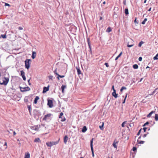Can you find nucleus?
<instances>
[{
	"instance_id": "3c124183",
	"label": "nucleus",
	"mask_w": 158,
	"mask_h": 158,
	"mask_svg": "<svg viewBox=\"0 0 158 158\" xmlns=\"http://www.w3.org/2000/svg\"><path fill=\"white\" fill-rule=\"evenodd\" d=\"M148 124H149V122H147L146 123H145L144 125H143V126H145L146 125H148Z\"/></svg>"
},
{
	"instance_id": "ddd939ff",
	"label": "nucleus",
	"mask_w": 158,
	"mask_h": 158,
	"mask_svg": "<svg viewBox=\"0 0 158 158\" xmlns=\"http://www.w3.org/2000/svg\"><path fill=\"white\" fill-rule=\"evenodd\" d=\"M36 56V52H32V55L31 56V57L32 59H34Z\"/></svg>"
},
{
	"instance_id": "6e6d98bb",
	"label": "nucleus",
	"mask_w": 158,
	"mask_h": 158,
	"mask_svg": "<svg viewBox=\"0 0 158 158\" xmlns=\"http://www.w3.org/2000/svg\"><path fill=\"white\" fill-rule=\"evenodd\" d=\"M142 57H139V61H142Z\"/></svg>"
},
{
	"instance_id": "0eeeda50",
	"label": "nucleus",
	"mask_w": 158,
	"mask_h": 158,
	"mask_svg": "<svg viewBox=\"0 0 158 158\" xmlns=\"http://www.w3.org/2000/svg\"><path fill=\"white\" fill-rule=\"evenodd\" d=\"M30 88L28 87V86L24 88L20 87V91L22 92L28 91L30 90Z\"/></svg>"
},
{
	"instance_id": "f257e3e1",
	"label": "nucleus",
	"mask_w": 158,
	"mask_h": 158,
	"mask_svg": "<svg viewBox=\"0 0 158 158\" xmlns=\"http://www.w3.org/2000/svg\"><path fill=\"white\" fill-rule=\"evenodd\" d=\"M9 81V79L5 77H2L0 80V84L1 85H6Z\"/></svg>"
},
{
	"instance_id": "69168bd1",
	"label": "nucleus",
	"mask_w": 158,
	"mask_h": 158,
	"mask_svg": "<svg viewBox=\"0 0 158 158\" xmlns=\"http://www.w3.org/2000/svg\"><path fill=\"white\" fill-rule=\"evenodd\" d=\"M106 2L105 1H104L103 3L104 4H106Z\"/></svg>"
},
{
	"instance_id": "864d4df0",
	"label": "nucleus",
	"mask_w": 158,
	"mask_h": 158,
	"mask_svg": "<svg viewBox=\"0 0 158 158\" xmlns=\"http://www.w3.org/2000/svg\"><path fill=\"white\" fill-rule=\"evenodd\" d=\"M112 89H113V91L115 90V89L114 88V85H112Z\"/></svg>"
},
{
	"instance_id": "1a4fd4ad",
	"label": "nucleus",
	"mask_w": 158,
	"mask_h": 158,
	"mask_svg": "<svg viewBox=\"0 0 158 158\" xmlns=\"http://www.w3.org/2000/svg\"><path fill=\"white\" fill-rule=\"evenodd\" d=\"M48 105L49 107L52 108L53 106V102L51 100H49L48 101Z\"/></svg>"
},
{
	"instance_id": "b1692460",
	"label": "nucleus",
	"mask_w": 158,
	"mask_h": 158,
	"mask_svg": "<svg viewBox=\"0 0 158 158\" xmlns=\"http://www.w3.org/2000/svg\"><path fill=\"white\" fill-rule=\"evenodd\" d=\"M133 67L134 69H137L138 68V66L137 64H135L133 65Z\"/></svg>"
},
{
	"instance_id": "f3484780",
	"label": "nucleus",
	"mask_w": 158,
	"mask_h": 158,
	"mask_svg": "<svg viewBox=\"0 0 158 158\" xmlns=\"http://www.w3.org/2000/svg\"><path fill=\"white\" fill-rule=\"evenodd\" d=\"M155 112L153 111H151L147 115V117L148 118L152 116V114L154 113Z\"/></svg>"
},
{
	"instance_id": "2f4dec72",
	"label": "nucleus",
	"mask_w": 158,
	"mask_h": 158,
	"mask_svg": "<svg viewBox=\"0 0 158 158\" xmlns=\"http://www.w3.org/2000/svg\"><path fill=\"white\" fill-rule=\"evenodd\" d=\"M144 43V42H143L142 41H141L139 42V47H141L142 46V44Z\"/></svg>"
},
{
	"instance_id": "f8f14e48",
	"label": "nucleus",
	"mask_w": 158,
	"mask_h": 158,
	"mask_svg": "<svg viewBox=\"0 0 158 158\" xmlns=\"http://www.w3.org/2000/svg\"><path fill=\"white\" fill-rule=\"evenodd\" d=\"M40 98L39 96H36L35 98V99L34 100V103L35 104H36L37 102V101L38 100H39Z\"/></svg>"
},
{
	"instance_id": "37998d69",
	"label": "nucleus",
	"mask_w": 158,
	"mask_h": 158,
	"mask_svg": "<svg viewBox=\"0 0 158 158\" xmlns=\"http://www.w3.org/2000/svg\"><path fill=\"white\" fill-rule=\"evenodd\" d=\"M141 130H142L141 129L140 130H139V131H138V132L137 134V135H139L141 133Z\"/></svg>"
},
{
	"instance_id": "dca6fc26",
	"label": "nucleus",
	"mask_w": 158,
	"mask_h": 158,
	"mask_svg": "<svg viewBox=\"0 0 158 158\" xmlns=\"http://www.w3.org/2000/svg\"><path fill=\"white\" fill-rule=\"evenodd\" d=\"M66 88V86L64 85H62L61 86V89L63 93L64 92V89Z\"/></svg>"
},
{
	"instance_id": "c756f323",
	"label": "nucleus",
	"mask_w": 158,
	"mask_h": 158,
	"mask_svg": "<svg viewBox=\"0 0 158 158\" xmlns=\"http://www.w3.org/2000/svg\"><path fill=\"white\" fill-rule=\"evenodd\" d=\"M155 118L156 120L157 121L158 120V115L157 114H156L155 116Z\"/></svg>"
},
{
	"instance_id": "2eb2a0df",
	"label": "nucleus",
	"mask_w": 158,
	"mask_h": 158,
	"mask_svg": "<svg viewBox=\"0 0 158 158\" xmlns=\"http://www.w3.org/2000/svg\"><path fill=\"white\" fill-rule=\"evenodd\" d=\"M30 155L29 152H27L25 153L24 158H30Z\"/></svg>"
},
{
	"instance_id": "4c0bfd02",
	"label": "nucleus",
	"mask_w": 158,
	"mask_h": 158,
	"mask_svg": "<svg viewBox=\"0 0 158 158\" xmlns=\"http://www.w3.org/2000/svg\"><path fill=\"white\" fill-rule=\"evenodd\" d=\"M127 94L126 95V96H125V98L124 99V100H123V103H124L125 102L126 99V98L127 97Z\"/></svg>"
},
{
	"instance_id": "4d7b16f0",
	"label": "nucleus",
	"mask_w": 158,
	"mask_h": 158,
	"mask_svg": "<svg viewBox=\"0 0 158 158\" xmlns=\"http://www.w3.org/2000/svg\"><path fill=\"white\" fill-rule=\"evenodd\" d=\"M147 136V134H144V135H143V137H146V136Z\"/></svg>"
},
{
	"instance_id": "f03ea898",
	"label": "nucleus",
	"mask_w": 158,
	"mask_h": 158,
	"mask_svg": "<svg viewBox=\"0 0 158 158\" xmlns=\"http://www.w3.org/2000/svg\"><path fill=\"white\" fill-rule=\"evenodd\" d=\"M31 60L30 59H27L25 61V68L28 69L30 68Z\"/></svg>"
},
{
	"instance_id": "09e8293b",
	"label": "nucleus",
	"mask_w": 158,
	"mask_h": 158,
	"mask_svg": "<svg viewBox=\"0 0 158 158\" xmlns=\"http://www.w3.org/2000/svg\"><path fill=\"white\" fill-rule=\"evenodd\" d=\"M8 132H9L10 133H12L13 132V131L11 130H10V131H8Z\"/></svg>"
},
{
	"instance_id": "f704fd0d",
	"label": "nucleus",
	"mask_w": 158,
	"mask_h": 158,
	"mask_svg": "<svg viewBox=\"0 0 158 158\" xmlns=\"http://www.w3.org/2000/svg\"><path fill=\"white\" fill-rule=\"evenodd\" d=\"M1 36L4 39L6 38V35H1Z\"/></svg>"
},
{
	"instance_id": "79ce46f5",
	"label": "nucleus",
	"mask_w": 158,
	"mask_h": 158,
	"mask_svg": "<svg viewBox=\"0 0 158 158\" xmlns=\"http://www.w3.org/2000/svg\"><path fill=\"white\" fill-rule=\"evenodd\" d=\"M153 59L154 60H158V58L156 56V55L155 56H154V57H153Z\"/></svg>"
},
{
	"instance_id": "680f3d73",
	"label": "nucleus",
	"mask_w": 158,
	"mask_h": 158,
	"mask_svg": "<svg viewBox=\"0 0 158 158\" xmlns=\"http://www.w3.org/2000/svg\"><path fill=\"white\" fill-rule=\"evenodd\" d=\"M29 81H30V79H29V80H28V82L29 83V85H30L31 83H29Z\"/></svg>"
},
{
	"instance_id": "58836bf2",
	"label": "nucleus",
	"mask_w": 158,
	"mask_h": 158,
	"mask_svg": "<svg viewBox=\"0 0 158 158\" xmlns=\"http://www.w3.org/2000/svg\"><path fill=\"white\" fill-rule=\"evenodd\" d=\"M22 77H23V80L24 81H25L26 80V78L25 76V75H23L22 76Z\"/></svg>"
},
{
	"instance_id": "052dcab7",
	"label": "nucleus",
	"mask_w": 158,
	"mask_h": 158,
	"mask_svg": "<svg viewBox=\"0 0 158 158\" xmlns=\"http://www.w3.org/2000/svg\"><path fill=\"white\" fill-rule=\"evenodd\" d=\"M151 8H151V7H150V8H149V9H148V11H151Z\"/></svg>"
},
{
	"instance_id": "9b49d317",
	"label": "nucleus",
	"mask_w": 158,
	"mask_h": 158,
	"mask_svg": "<svg viewBox=\"0 0 158 158\" xmlns=\"http://www.w3.org/2000/svg\"><path fill=\"white\" fill-rule=\"evenodd\" d=\"M68 139V138L67 135H65L64 136V142L65 144H66Z\"/></svg>"
},
{
	"instance_id": "e2e57ef3",
	"label": "nucleus",
	"mask_w": 158,
	"mask_h": 158,
	"mask_svg": "<svg viewBox=\"0 0 158 158\" xmlns=\"http://www.w3.org/2000/svg\"><path fill=\"white\" fill-rule=\"evenodd\" d=\"M100 20H102V17H100Z\"/></svg>"
},
{
	"instance_id": "4468645a",
	"label": "nucleus",
	"mask_w": 158,
	"mask_h": 158,
	"mask_svg": "<svg viewBox=\"0 0 158 158\" xmlns=\"http://www.w3.org/2000/svg\"><path fill=\"white\" fill-rule=\"evenodd\" d=\"M112 95L115 98H117V94L116 93V90L114 91L113 92Z\"/></svg>"
},
{
	"instance_id": "774afa93",
	"label": "nucleus",
	"mask_w": 158,
	"mask_h": 158,
	"mask_svg": "<svg viewBox=\"0 0 158 158\" xmlns=\"http://www.w3.org/2000/svg\"><path fill=\"white\" fill-rule=\"evenodd\" d=\"M156 55L157 56V57H158V53Z\"/></svg>"
},
{
	"instance_id": "0e129e2a",
	"label": "nucleus",
	"mask_w": 158,
	"mask_h": 158,
	"mask_svg": "<svg viewBox=\"0 0 158 158\" xmlns=\"http://www.w3.org/2000/svg\"><path fill=\"white\" fill-rule=\"evenodd\" d=\"M146 2H147V0H144V3H146Z\"/></svg>"
},
{
	"instance_id": "5fc2aeb1",
	"label": "nucleus",
	"mask_w": 158,
	"mask_h": 158,
	"mask_svg": "<svg viewBox=\"0 0 158 158\" xmlns=\"http://www.w3.org/2000/svg\"><path fill=\"white\" fill-rule=\"evenodd\" d=\"M147 129V127L143 128V130H144V132H146Z\"/></svg>"
},
{
	"instance_id": "393cba45",
	"label": "nucleus",
	"mask_w": 158,
	"mask_h": 158,
	"mask_svg": "<svg viewBox=\"0 0 158 158\" xmlns=\"http://www.w3.org/2000/svg\"><path fill=\"white\" fill-rule=\"evenodd\" d=\"M122 52H120V54H119V55H118V56H117L116 57V58L115 59V60H118V58H119L120 57V56L122 55Z\"/></svg>"
},
{
	"instance_id": "13d9d810",
	"label": "nucleus",
	"mask_w": 158,
	"mask_h": 158,
	"mask_svg": "<svg viewBox=\"0 0 158 158\" xmlns=\"http://www.w3.org/2000/svg\"><path fill=\"white\" fill-rule=\"evenodd\" d=\"M4 146H7V143H6V142H5V144H4Z\"/></svg>"
},
{
	"instance_id": "c9c22d12",
	"label": "nucleus",
	"mask_w": 158,
	"mask_h": 158,
	"mask_svg": "<svg viewBox=\"0 0 158 158\" xmlns=\"http://www.w3.org/2000/svg\"><path fill=\"white\" fill-rule=\"evenodd\" d=\"M21 72V76H22V75H25V73L23 71H20Z\"/></svg>"
},
{
	"instance_id": "6ab92c4d",
	"label": "nucleus",
	"mask_w": 158,
	"mask_h": 158,
	"mask_svg": "<svg viewBox=\"0 0 158 158\" xmlns=\"http://www.w3.org/2000/svg\"><path fill=\"white\" fill-rule=\"evenodd\" d=\"M34 142H40L41 141L40 140L39 138H36L35 139V140H34Z\"/></svg>"
},
{
	"instance_id": "49530a36",
	"label": "nucleus",
	"mask_w": 158,
	"mask_h": 158,
	"mask_svg": "<svg viewBox=\"0 0 158 158\" xmlns=\"http://www.w3.org/2000/svg\"><path fill=\"white\" fill-rule=\"evenodd\" d=\"M137 150V148L135 147H133L132 148V150L133 151H136Z\"/></svg>"
},
{
	"instance_id": "7c9ffc66",
	"label": "nucleus",
	"mask_w": 158,
	"mask_h": 158,
	"mask_svg": "<svg viewBox=\"0 0 158 158\" xmlns=\"http://www.w3.org/2000/svg\"><path fill=\"white\" fill-rule=\"evenodd\" d=\"M126 89L127 88L126 87H124V86H123L121 89L120 90L121 92H122L124 89Z\"/></svg>"
},
{
	"instance_id": "5701e85b",
	"label": "nucleus",
	"mask_w": 158,
	"mask_h": 158,
	"mask_svg": "<svg viewBox=\"0 0 158 158\" xmlns=\"http://www.w3.org/2000/svg\"><path fill=\"white\" fill-rule=\"evenodd\" d=\"M134 45V44H129V43H127V46L128 47H132Z\"/></svg>"
},
{
	"instance_id": "72a5a7b5",
	"label": "nucleus",
	"mask_w": 158,
	"mask_h": 158,
	"mask_svg": "<svg viewBox=\"0 0 158 158\" xmlns=\"http://www.w3.org/2000/svg\"><path fill=\"white\" fill-rule=\"evenodd\" d=\"M54 73L55 74H56V75H57V76L59 74L57 72V69H56L54 71Z\"/></svg>"
},
{
	"instance_id": "9d476101",
	"label": "nucleus",
	"mask_w": 158,
	"mask_h": 158,
	"mask_svg": "<svg viewBox=\"0 0 158 158\" xmlns=\"http://www.w3.org/2000/svg\"><path fill=\"white\" fill-rule=\"evenodd\" d=\"M49 90V86H48L47 87H44L43 90V94L45 93L47 91H48Z\"/></svg>"
},
{
	"instance_id": "bb28decb",
	"label": "nucleus",
	"mask_w": 158,
	"mask_h": 158,
	"mask_svg": "<svg viewBox=\"0 0 158 158\" xmlns=\"http://www.w3.org/2000/svg\"><path fill=\"white\" fill-rule=\"evenodd\" d=\"M124 12L126 15H128L129 14L128 10V9H125Z\"/></svg>"
},
{
	"instance_id": "a211bd4d",
	"label": "nucleus",
	"mask_w": 158,
	"mask_h": 158,
	"mask_svg": "<svg viewBox=\"0 0 158 158\" xmlns=\"http://www.w3.org/2000/svg\"><path fill=\"white\" fill-rule=\"evenodd\" d=\"M87 130V127L86 126H84L82 130V131L83 132H85Z\"/></svg>"
},
{
	"instance_id": "c85d7f7f",
	"label": "nucleus",
	"mask_w": 158,
	"mask_h": 158,
	"mask_svg": "<svg viewBox=\"0 0 158 158\" xmlns=\"http://www.w3.org/2000/svg\"><path fill=\"white\" fill-rule=\"evenodd\" d=\"M147 18L144 19L143 21L141 23L143 24H145L146 22L147 21Z\"/></svg>"
},
{
	"instance_id": "603ef678",
	"label": "nucleus",
	"mask_w": 158,
	"mask_h": 158,
	"mask_svg": "<svg viewBox=\"0 0 158 158\" xmlns=\"http://www.w3.org/2000/svg\"><path fill=\"white\" fill-rule=\"evenodd\" d=\"M5 6H10V5L8 4V3H5Z\"/></svg>"
},
{
	"instance_id": "423d86ee",
	"label": "nucleus",
	"mask_w": 158,
	"mask_h": 158,
	"mask_svg": "<svg viewBox=\"0 0 158 158\" xmlns=\"http://www.w3.org/2000/svg\"><path fill=\"white\" fill-rule=\"evenodd\" d=\"M51 115V114H48L45 115L44 116L43 120H47L50 119Z\"/></svg>"
},
{
	"instance_id": "338daca9",
	"label": "nucleus",
	"mask_w": 158,
	"mask_h": 158,
	"mask_svg": "<svg viewBox=\"0 0 158 158\" xmlns=\"http://www.w3.org/2000/svg\"><path fill=\"white\" fill-rule=\"evenodd\" d=\"M143 79V78H142L139 81V82H141V81Z\"/></svg>"
},
{
	"instance_id": "de8ad7c7",
	"label": "nucleus",
	"mask_w": 158,
	"mask_h": 158,
	"mask_svg": "<svg viewBox=\"0 0 158 158\" xmlns=\"http://www.w3.org/2000/svg\"><path fill=\"white\" fill-rule=\"evenodd\" d=\"M105 65L106 66V67H107V68H108V67H109V64H108V63H105Z\"/></svg>"
},
{
	"instance_id": "ea45409f",
	"label": "nucleus",
	"mask_w": 158,
	"mask_h": 158,
	"mask_svg": "<svg viewBox=\"0 0 158 158\" xmlns=\"http://www.w3.org/2000/svg\"><path fill=\"white\" fill-rule=\"evenodd\" d=\"M134 22L135 23V24H138V23H137V18H136L134 21Z\"/></svg>"
},
{
	"instance_id": "a878e982",
	"label": "nucleus",
	"mask_w": 158,
	"mask_h": 158,
	"mask_svg": "<svg viewBox=\"0 0 158 158\" xmlns=\"http://www.w3.org/2000/svg\"><path fill=\"white\" fill-rule=\"evenodd\" d=\"M104 125V122L102 123V126H99V127L101 130H103V126Z\"/></svg>"
},
{
	"instance_id": "a19ab883",
	"label": "nucleus",
	"mask_w": 158,
	"mask_h": 158,
	"mask_svg": "<svg viewBox=\"0 0 158 158\" xmlns=\"http://www.w3.org/2000/svg\"><path fill=\"white\" fill-rule=\"evenodd\" d=\"M27 107H28V108L29 110V112H31V106H29V105Z\"/></svg>"
},
{
	"instance_id": "412c9836",
	"label": "nucleus",
	"mask_w": 158,
	"mask_h": 158,
	"mask_svg": "<svg viewBox=\"0 0 158 158\" xmlns=\"http://www.w3.org/2000/svg\"><path fill=\"white\" fill-rule=\"evenodd\" d=\"M77 70L78 74H81V71L79 68H77Z\"/></svg>"
},
{
	"instance_id": "c03bdc74",
	"label": "nucleus",
	"mask_w": 158,
	"mask_h": 158,
	"mask_svg": "<svg viewBox=\"0 0 158 158\" xmlns=\"http://www.w3.org/2000/svg\"><path fill=\"white\" fill-rule=\"evenodd\" d=\"M58 76L59 77H60V78H63L64 77V75H59V74L58 75Z\"/></svg>"
},
{
	"instance_id": "7ed1b4c3",
	"label": "nucleus",
	"mask_w": 158,
	"mask_h": 158,
	"mask_svg": "<svg viewBox=\"0 0 158 158\" xmlns=\"http://www.w3.org/2000/svg\"><path fill=\"white\" fill-rule=\"evenodd\" d=\"M59 139H59L58 141H52L46 142V144L48 147H51L53 145H56L59 142Z\"/></svg>"
},
{
	"instance_id": "cd10ccee",
	"label": "nucleus",
	"mask_w": 158,
	"mask_h": 158,
	"mask_svg": "<svg viewBox=\"0 0 158 158\" xmlns=\"http://www.w3.org/2000/svg\"><path fill=\"white\" fill-rule=\"evenodd\" d=\"M137 142L139 144H143L144 142L143 141H139V140H137Z\"/></svg>"
},
{
	"instance_id": "aec40b11",
	"label": "nucleus",
	"mask_w": 158,
	"mask_h": 158,
	"mask_svg": "<svg viewBox=\"0 0 158 158\" xmlns=\"http://www.w3.org/2000/svg\"><path fill=\"white\" fill-rule=\"evenodd\" d=\"M118 142H114L113 143V146L114 148H117V145H116V144L118 143Z\"/></svg>"
},
{
	"instance_id": "8fccbe9b",
	"label": "nucleus",
	"mask_w": 158,
	"mask_h": 158,
	"mask_svg": "<svg viewBox=\"0 0 158 158\" xmlns=\"http://www.w3.org/2000/svg\"><path fill=\"white\" fill-rule=\"evenodd\" d=\"M52 77L53 76L52 75H50L49 76V79H52Z\"/></svg>"
},
{
	"instance_id": "4be33fe9",
	"label": "nucleus",
	"mask_w": 158,
	"mask_h": 158,
	"mask_svg": "<svg viewBox=\"0 0 158 158\" xmlns=\"http://www.w3.org/2000/svg\"><path fill=\"white\" fill-rule=\"evenodd\" d=\"M111 31L112 29L111 27H108L106 30V31L108 32H109Z\"/></svg>"
},
{
	"instance_id": "20e7f679",
	"label": "nucleus",
	"mask_w": 158,
	"mask_h": 158,
	"mask_svg": "<svg viewBox=\"0 0 158 158\" xmlns=\"http://www.w3.org/2000/svg\"><path fill=\"white\" fill-rule=\"evenodd\" d=\"M94 139V138H92L90 141V147L91 148L92 153V156L93 157L94 156V150L93 148V142Z\"/></svg>"
},
{
	"instance_id": "bf43d9fd",
	"label": "nucleus",
	"mask_w": 158,
	"mask_h": 158,
	"mask_svg": "<svg viewBox=\"0 0 158 158\" xmlns=\"http://www.w3.org/2000/svg\"><path fill=\"white\" fill-rule=\"evenodd\" d=\"M12 133H13V135H15L16 134V133L15 132V131H13V132Z\"/></svg>"
},
{
	"instance_id": "473e14b6",
	"label": "nucleus",
	"mask_w": 158,
	"mask_h": 158,
	"mask_svg": "<svg viewBox=\"0 0 158 158\" xmlns=\"http://www.w3.org/2000/svg\"><path fill=\"white\" fill-rule=\"evenodd\" d=\"M158 88H156L155 89V90L153 91L152 92V94H150V95H153V94H155V93L156 92V90Z\"/></svg>"
},
{
	"instance_id": "e433bc0d",
	"label": "nucleus",
	"mask_w": 158,
	"mask_h": 158,
	"mask_svg": "<svg viewBox=\"0 0 158 158\" xmlns=\"http://www.w3.org/2000/svg\"><path fill=\"white\" fill-rule=\"evenodd\" d=\"M126 122V121H125L122 123V127H124V124H125Z\"/></svg>"
},
{
	"instance_id": "a18cd8bd",
	"label": "nucleus",
	"mask_w": 158,
	"mask_h": 158,
	"mask_svg": "<svg viewBox=\"0 0 158 158\" xmlns=\"http://www.w3.org/2000/svg\"><path fill=\"white\" fill-rule=\"evenodd\" d=\"M87 42H88V44H89V46L90 43L89 40V38L87 39Z\"/></svg>"
},
{
	"instance_id": "6e6552de",
	"label": "nucleus",
	"mask_w": 158,
	"mask_h": 158,
	"mask_svg": "<svg viewBox=\"0 0 158 158\" xmlns=\"http://www.w3.org/2000/svg\"><path fill=\"white\" fill-rule=\"evenodd\" d=\"M40 127V125H36L34 126L33 127H31V129L33 130L38 131Z\"/></svg>"
},
{
	"instance_id": "39448f33",
	"label": "nucleus",
	"mask_w": 158,
	"mask_h": 158,
	"mask_svg": "<svg viewBox=\"0 0 158 158\" xmlns=\"http://www.w3.org/2000/svg\"><path fill=\"white\" fill-rule=\"evenodd\" d=\"M63 115L64 113L62 112H61L59 116V118H61V119L60 120L61 122H64L66 120L65 117L63 116Z\"/></svg>"
}]
</instances>
